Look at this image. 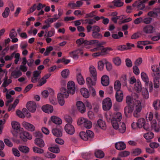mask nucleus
<instances>
[{"label":"nucleus","mask_w":160,"mask_h":160,"mask_svg":"<svg viewBox=\"0 0 160 160\" xmlns=\"http://www.w3.org/2000/svg\"><path fill=\"white\" fill-rule=\"evenodd\" d=\"M122 114L119 112L114 113L111 119V123L113 127L116 130H118L122 133L125 131L126 128L125 123L121 122Z\"/></svg>","instance_id":"f257e3e1"},{"label":"nucleus","mask_w":160,"mask_h":160,"mask_svg":"<svg viewBox=\"0 0 160 160\" xmlns=\"http://www.w3.org/2000/svg\"><path fill=\"white\" fill-rule=\"evenodd\" d=\"M90 71L91 77H88L87 78L86 83L89 88V90L92 92V95L94 96L96 94V92L92 86H94L96 84L97 80V71Z\"/></svg>","instance_id":"f03ea898"},{"label":"nucleus","mask_w":160,"mask_h":160,"mask_svg":"<svg viewBox=\"0 0 160 160\" xmlns=\"http://www.w3.org/2000/svg\"><path fill=\"white\" fill-rule=\"evenodd\" d=\"M126 101L128 106L125 108L124 112L126 116L129 118L130 117L131 114L133 110V104L132 103L131 97L130 96L126 97Z\"/></svg>","instance_id":"7ed1b4c3"},{"label":"nucleus","mask_w":160,"mask_h":160,"mask_svg":"<svg viewBox=\"0 0 160 160\" xmlns=\"http://www.w3.org/2000/svg\"><path fill=\"white\" fill-rule=\"evenodd\" d=\"M60 91L61 92L58 94L57 97L59 103L60 105L62 106L65 103L64 98H68L69 95L67 89L65 88H61Z\"/></svg>","instance_id":"20e7f679"},{"label":"nucleus","mask_w":160,"mask_h":160,"mask_svg":"<svg viewBox=\"0 0 160 160\" xmlns=\"http://www.w3.org/2000/svg\"><path fill=\"white\" fill-rule=\"evenodd\" d=\"M141 77L143 81L145 82V87L149 88V91L151 92L153 88L152 82L149 80L148 75L144 72H142L141 73Z\"/></svg>","instance_id":"39448f33"},{"label":"nucleus","mask_w":160,"mask_h":160,"mask_svg":"<svg viewBox=\"0 0 160 160\" xmlns=\"http://www.w3.org/2000/svg\"><path fill=\"white\" fill-rule=\"evenodd\" d=\"M80 138L84 141L90 140L94 136V133L90 130H87L86 132H81L79 134Z\"/></svg>","instance_id":"423d86ee"},{"label":"nucleus","mask_w":160,"mask_h":160,"mask_svg":"<svg viewBox=\"0 0 160 160\" xmlns=\"http://www.w3.org/2000/svg\"><path fill=\"white\" fill-rule=\"evenodd\" d=\"M135 104V109L134 111L133 115L135 117L138 118L141 116V112L142 109V107L140 101H137Z\"/></svg>","instance_id":"0eeeda50"},{"label":"nucleus","mask_w":160,"mask_h":160,"mask_svg":"<svg viewBox=\"0 0 160 160\" xmlns=\"http://www.w3.org/2000/svg\"><path fill=\"white\" fill-rule=\"evenodd\" d=\"M160 71H153L154 75V88H158L159 86V79L160 78Z\"/></svg>","instance_id":"6e6552de"},{"label":"nucleus","mask_w":160,"mask_h":160,"mask_svg":"<svg viewBox=\"0 0 160 160\" xmlns=\"http://www.w3.org/2000/svg\"><path fill=\"white\" fill-rule=\"evenodd\" d=\"M153 114L152 112H150L148 117H147V120H149L151 122V126L154 128V130L156 132L159 131V128L157 127V122L155 120H152Z\"/></svg>","instance_id":"1a4fd4ad"},{"label":"nucleus","mask_w":160,"mask_h":160,"mask_svg":"<svg viewBox=\"0 0 160 160\" xmlns=\"http://www.w3.org/2000/svg\"><path fill=\"white\" fill-rule=\"evenodd\" d=\"M67 92L69 94H73L74 93L75 90V85L74 82L73 81H71L68 82L67 84Z\"/></svg>","instance_id":"9d476101"},{"label":"nucleus","mask_w":160,"mask_h":160,"mask_svg":"<svg viewBox=\"0 0 160 160\" xmlns=\"http://www.w3.org/2000/svg\"><path fill=\"white\" fill-rule=\"evenodd\" d=\"M112 106L111 100L109 98H107L102 102V108L105 111L108 110L111 108Z\"/></svg>","instance_id":"9b49d317"},{"label":"nucleus","mask_w":160,"mask_h":160,"mask_svg":"<svg viewBox=\"0 0 160 160\" xmlns=\"http://www.w3.org/2000/svg\"><path fill=\"white\" fill-rule=\"evenodd\" d=\"M26 106L27 109L30 112H34L35 111L37 106L35 102L33 101H29L27 103Z\"/></svg>","instance_id":"f8f14e48"},{"label":"nucleus","mask_w":160,"mask_h":160,"mask_svg":"<svg viewBox=\"0 0 160 160\" xmlns=\"http://www.w3.org/2000/svg\"><path fill=\"white\" fill-rule=\"evenodd\" d=\"M64 129L66 132L69 134L72 135L75 132L74 128L70 124H66L65 126Z\"/></svg>","instance_id":"ddd939ff"},{"label":"nucleus","mask_w":160,"mask_h":160,"mask_svg":"<svg viewBox=\"0 0 160 160\" xmlns=\"http://www.w3.org/2000/svg\"><path fill=\"white\" fill-rule=\"evenodd\" d=\"M41 71H34L33 72V76L32 78V82L33 83L37 82L40 78Z\"/></svg>","instance_id":"4468645a"},{"label":"nucleus","mask_w":160,"mask_h":160,"mask_svg":"<svg viewBox=\"0 0 160 160\" xmlns=\"http://www.w3.org/2000/svg\"><path fill=\"white\" fill-rule=\"evenodd\" d=\"M20 138L24 142H26L28 139L31 140L32 138V135L26 131H24L20 134Z\"/></svg>","instance_id":"2eb2a0df"},{"label":"nucleus","mask_w":160,"mask_h":160,"mask_svg":"<svg viewBox=\"0 0 160 160\" xmlns=\"http://www.w3.org/2000/svg\"><path fill=\"white\" fill-rule=\"evenodd\" d=\"M155 28L151 25H148L144 27L143 31L146 34L152 33L155 31Z\"/></svg>","instance_id":"dca6fc26"},{"label":"nucleus","mask_w":160,"mask_h":160,"mask_svg":"<svg viewBox=\"0 0 160 160\" xmlns=\"http://www.w3.org/2000/svg\"><path fill=\"white\" fill-rule=\"evenodd\" d=\"M76 105L78 111L81 113H84L86 111V108L84 104L82 102L78 101L77 102Z\"/></svg>","instance_id":"f3484780"},{"label":"nucleus","mask_w":160,"mask_h":160,"mask_svg":"<svg viewBox=\"0 0 160 160\" xmlns=\"http://www.w3.org/2000/svg\"><path fill=\"white\" fill-rule=\"evenodd\" d=\"M86 28L87 32H90L91 31V29L92 32H100L101 30L100 27L97 25H94L92 27L90 25H88L87 26Z\"/></svg>","instance_id":"a211bd4d"},{"label":"nucleus","mask_w":160,"mask_h":160,"mask_svg":"<svg viewBox=\"0 0 160 160\" xmlns=\"http://www.w3.org/2000/svg\"><path fill=\"white\" fill-rule=\"evenodd\" d=\"M12 128L16 133H20V127L19 123L17 122L13 121L12 122Z\"/></svg>","instance_id":"6ab92c4d"},{"label":"nucleus","mask_w":160,"mask_h":160,"mask_svg":"<svg viewBox=\"0 0 160 160\" xmlns=\"http://www.w3.org/2000/svg\"><path fill=\"white\" fill-rule=\"evenodd\" d=\"M42 109L44 112L46 113H51L53 112V108L51 105L47 104L42 107Z\"/></svg>","instance_id":"aec40b11"},{"label":"nucleus","mask_w":160,"mask_h":160,"mask_svg":"<svg viewBox=\"0 0 160 160\" xmlns=\"http://www.w3.org/2000/svg\"><path fill=\"white\" fill-rule=\"evenodd\" d=\"M59 128L53 129L52 130V132L54 136L59 137L62 136V133L61 128L59 126Z\"/></svg>","instance_id":"412c9836"},{"label":"nucleus","mask_w":160,"mask_h":160,"mask_svg":"<svg viewBox=\"0 0 160 160\" xmlns=\"http://www.w3.org/2000/svg\"><path fill=\"white\" fill-rule=\"evenodd\" d=\"M23 127L27 130L30 131H33L35 130L34 126L30 123L26 122H23L22 123Z\"/></svg>","instance_id":"4be33fe9"},{"label":"nucleus","mask_w":160,"mask_h":160,"mask_svg":"<svg viewBox=\"0 0 160 160\" xmlns=\"http://www.w3.org/2000/svg\"><path fill=\"white\" fill-rule=\"evenodd\" d=\"M101 82L102 85L105 86H107L109 84V78L106 75H103L101 78Z\"/></svg>","instance_id":"5701e85b"},{"label":"nucleus","mask_w":160,"mask_h":160,"mask_svg":"<svg viewBox=\"0 0 160 160\" xmlns=\"http://www.w3.org/2000/svg\"><path fill=\"white\" fill-rule=\"evenodd\" d=\"M115 147L116 148L119 150H122L126 148L125 144L122 142L116 143L115 144Z\"/></svg>","instance_id":"b1692460"},{"label":"nucleus","mask_w":160,"mask_h":160,"mask_svg":"<svg viewBox=\"0 0 160 160\" xmlns=\"http://www.w3.org/2000/svg\"><path fill=\"white\" fill-rule=\"evenodd\" d=\"M142 62V58H139L135 61L134 64L135 66L133 67V70H139L138 66L140 65Z\"/></svg>","instance_id":"393cba45"},{"label":"nucleus","mask_w":160,"mask_h":160,"mask_svg":"<svg viewBox=\"0 0 160 160\" xmlns=\"http://www.w3.org/2000/svg\"><path fill=\"white\" fill-rule=\"evenodd\" d=\"M35 144L40 148H42L44 146V143L42 139L40 138H37L35 140Z\"/></svg>","instance_id":"a878e982"},{"label":"nucleus","mask_w":160,"mask_h":160,"mask_svg":"<svg viewBox=\"0 0 160 160\" xmlns=\"http://www.w3.org/2000/svg\"><path fill=\"white\" fill-rule=\"evenodd\" d=\"M116 100L118 102H121L123 99V94L122 91L116 92L115 94Z\"/></svg>","instance_id":"bb28decb"},{"label":"nucleus","mask_w":160,"mask_h":160,"mask_svg":"<svg viewBox=\"0 0 160 160\" xmlns=\"http://www.w3.org/2000/svg\"><path fill=\"white\" fill-rule=\"evenodd\" d=\"M77 82L79 84L82 85L84 83V80L80 73H78L77 74Z\"/></svg>","instance_id":"cd10ccee"},{"label":"nucleus","mask_w":160,"mask_h":160,"mask_svg":"<svg viewBox=\"0 0 160 160\" xmlns=\"http://www.w3.org/2000/svg\"><path fill=\"white\" fill-rule=\"evenodd\" d=\"M98 126L101 129L105 130L106 128V125L105 122L102 119H99L97 121Z\"/></svg>","instance_id":"c85d7f7f"},{"label":"nucleus","mask_w":160,"mask_h":160,"mask_svg":"<svg viewBox=\"0 0 160 160\" xmlns=\"http://www.w3.org/2000/svg\"><path fill=\"white\" fill-rule=\"evenodd\" d=\"M22 75L21 71H12L11 73V77L14 78H17Z\"/></svg>","instance_id":"c756f323"},{"label":"nucleus","mask_w":160,"mask_h":160,"mask_svg":"<svg viewBox=\"0 0 160 160\" xmlns=\"http://www.w3.org/2000/svg\"><path fill=\"white\" fill-rule=\"evenodd\" d=\"M51 120L54 123L56 124L60 125L62 123L61 119L59 118L53 116L51 117Z\"/></svg>","instance_id":"7c9ffc66"},{"label":"nucleus","mask_w":160,"mask_h":160,"mask_svg":"<svg viewBox=\"0 0 160 160\" xmlns=\"http://www.w3.org/2000/svg\"><path fill=\"white\" fill-rule=\"evenodd\" d=\"M95 156L97 158H102L104 156V153L103 152L100 150H97L95 153Z\"/></svg>","instance_id":"2f4dec72"},{"label":"nucleus","mask_w":160,"mask_h":160,"mask_svg":"<svg viewBox=\"0 0 160 160\" xmlns=\"http://www.w3.org/2000/svg\"><path fill=\"white\" fill-rule=\"evenodd\" d=\"M148 88H149L145 87V88H143L141 90L142 96L146 99L148 98L149 96Z\"/></svg>","instance_id":"473e14b6"},{"label":"nucleus","mask_w":160,"mask_h":160,"mask_svg":"<svg viewBox=\"0 0 160 160\" xmlns=\"http://www.w3.org/2000/svg\"><path fill=\"white\" fill-rule=\"evenodd\" d=\"M81 94L86 98H88L89 96V94L87 89L86 88H82L80 90Z\"/></svg>","instance_id":"72a5a7b5"},{"label":"nucleus","mask_w":160,"mask_h":160,"mask_svg":"<svg viewBox=\"0 0 160 160\" xmlns=\"http://www.w3.org/2000/svg\"><path fill=\"white\" fill-rule=\"evenodd\" d=\"M142 152V150L139 148L133 149L131 152V154L133 156H137L139 155Z\"/></svg>","instance_id":"f704fd0d"},{"label":"nucleus","mask_w":160,"mask_h":160,"mask_svg":"<svg viewBox=\"0 0 160 160\" xmlns=\"http://www.w3.org/2000/svg\"><path fill=\"white\" fill-rule=\"evenodd\" d=\"M48 149L49 151L55 153H58L60 152L59 148L57 145L49 147Z\"/></svg>","instance_id":"c9c22d12"},{"label":"nucleus","mask_w":160,"mask_h":160,"mask_svg":"<svg viewBox=\"0 0 160 160\" xmlns=\"http://www.w3.org/2000/svg\"><path fill=\"white\" fill-rule=\"evenodd\" d=\"M121 88V84L120 82L118 80L116 81L115 82L114 84V89L116 91V92L122 91L120 90Z\"/></svg>","instance_id":"e433bc0d"},{"label":"nucleus","mask_w":160,"mask_h":160,"mask_svg":"<svg viewBox=\"0 0 160 160\" xmlns=\"http://www.w3.org/2000/svg\"><path fill=\"white\" fill-rule=\"evenodd\" d=\"M134 88L137 92H139L141 91L142 86L141 82L140 81H138L134 85Z\"/></svg>","instance_id":"4c0bfd02"},{"label":"nucleus","mask_w":160,"mask_h":160,"mask_svg":"<svg viewBox=\"0 0 160 160\" xmlns=\"http://www.w3.org/2000/svg\"><path fill=\"white\" fill-rule=\"evenodd\" d=\"M18 149L21 152L25 153H28L29 151V148L26 146H19Z\"/></svg>","instance_id":"58836bf2"},{"label":"nucleus","mask_w":160,"mask_h":160,"mask_svg":"<svg viewBox=\"0 0 160 160\" xmlns=\"http://www.w3.org/2000/svg\"><path fill=\"white\" fill-rule=\"evenodd\" d=\"M143 137L146 140H149L154 137V135L152 132H149L144 134Z\"/></svg>","instance_id":"ea45409f"},{"label":"nucleus","mask_w":160,"mask_h":160,"mask_svg":"<svg viewBox=\"0 0 160 160\" xmlns=\"http://www.w3.org/2000/svg\"><path fill=\"white\" fill-rule=\"evenodd\" d=\"M145 119L143 118H140L138 119L137 122V124H138V128H141L142 126L145 124Z\"/></svg>","instance_id":"a19ab883"},{"label":"nucleus","mask_w":160,"mask_h":160,"mask_svg":"<svg viewBox=\"0 0 160 160\" xmlns=\"http://www.w3.org/2000/svg\"><path fill=\"white\" fill-rule=\"evenodd\" d=\"M146 2L145 0H140L139 4L137 6L138 10H142L145 7L144 3Z\"/></svg>","instance_id":"79ce46f5"},{"label":"nucleus","mask_w":160,"mask_h":160,"mask_svg":"<svg viewBox=\"0 0 160 160\" xmlns=\"http://www.w3.org/2000/svg\"><path fill=\"white\" fill-rule=\"evenodd\" d=\"M92 36L94 38L97 39H101L103 37L102 35L99 32H92Z\"/></svg>","instance_id":"37998d69"},{"label":"nucleus","mask_w":160,"mask_h":160,"mask_svg":"<svg viewBox=\"0 0 160 160\" xmlns=\"http://www.w3.org/2000/svg\"><path fill=\"white\" fill-rule=\"evenodd\" d=\"M153 106L155 109L158 110L160 108V101L159 100H157L154 101L153 103Z\"/></svg>","instance_id":"c03bdc74"},{"label":"nucleus","mask_w":160,"mask_h":160,"mask_svg":"<svg viewBox=\"0 0 160 160\" xmlns=\"http://www.w3.org/2000/svg\"><path fill=\"white\" fill-rule=\"evenodd\" d=\"M99 41L98 40H94L90 41H88L87 40H84V43L85 45H88L91 44H96L98 43Z\"/></svg>","instance_id":"a18cd8bd"},{"label":"nucleus","mask_w":160,"mask_h":160,"mask_svg":"<svg viewBox=\"0 0 160 160\" xmlns=\"http://www.w3.org/2000/svg\"><path fill=\"white\" fill-rule=\"evenodd\" d=\"M99 50L101 51V55H103L108 53L107 51L108 50H112L111 48L107 47L106 48H104L103 47H102V48L100 49Z\"/></svg>","instance_id":"49530a36"},{"label":"nucleus","mask_w":160,"mask_h":160,"mask_svg":"<svg viewBox=\"0 0 160 160\" xmlns=\"http://www.w3.org/2000/svg\"><path fill=\"white\" fill-rule=\"evenodd\" d=\"M123 36V33L121 32H119L118 34H113L112 35V37L115 39H119Z\"/></svg>","instance_id":"de8ad7c7"},{"label":"nucleus","mask_w":160,"mask_h":160,"mask_svg":"<svg viewBox=\"0 0 160 160\" xmlns=\"http://www.w3.org/2000/svg\"><path fill=\"white\" fill-rule=\"evenodd\" d=\"M32 150L34 152L39 154H42L44 152V150L43 149L37 147H33L32 148Z\"/></svg>","instance_id":"09e8293b"},{"label":"nucleus","mask_w":160,"mask_h":160,"mask_svg":"<svg viewBox=\"0 0 160 160\" xmlns=\"http://www.w3.org/2000/svg\"><path fill=\"white\" fill-rule=\"evenodd\" d=\"M98 68L100 70L105 69V64H104L102 61H99L98 63Z\"/></svg>","instance_id":"8fccbe9b"},{"label":"nucleus","mask_w":160,"mask_h":160,"mask_svg":"<svg viewBox=\"0 0 160 160\" xmlns=\"http://www.w3.org/2000/svg\"><path fill=\"white\" fill-rule=\"evenodd\" d=\"M121 0H115L113 2L114 5L117 7H120L123 6V3L121 1Z\"/></svg>","instance_id":"3c124183"},{"label":"nucleus","mask_w":160,"mask_h":160,"mask_svg":"<svg viewBox=\"0 0 160 160\" xmlns=\"http://www.w3.org/2000/svg\"><path fill=\"white\" fill-rule=\"evenodd\" d=\"M10 12V10L8 7H6L4 12L2 13V16L4 18H7Z\"/></svg>","instance_id":"603ef678"},{"label":"nucleus","mask_w":160,"mask_h":160,"mask_svg":"<svg viewBox=\"0 0 160 160\" xmlns=\"http://www.w3.org/2000/svg\"><path fill=\"white\" fill-rule=\"evenodd\" d=\"M83 126L86 128H90L92 126V122L87 119Z\"/></svg>","instance_id":"864d4df0"},{"label":"nucleus","mask_w":160,"mask_h":160,"mask_svg":"<svg viewBox=\"0 0 160 160\" xmlns=\"http://www.w3.org/2000/svg\"><path fill=\"white\" fill-rule=\"evenodd\" d=\"M7 78L5 79L4 82L2 85V87H6L12 82V80L11 79L7 80Z\"/></svg>","instance_id":"5fc2aeb1"},{"label":"nucleus","mask_w":160,"mask_h":160,"mask_svg":"<svg viewBox=\"0 0 160 160\" xmlns=\"http://www.w3.org/2000/svg\"><path fill=\"white\" fill-rule=\"evenodd\" d=\"M114 64L117 66H119L121 63V60L119 57H117L113 59Z\"/></svg>","instance_id":"6e6d98bb"},{"label":"nucleus","mask_w":160,"mask_h":160,"mask_svg":"<svg viewBox=\"0 0 160 160\" xmlns=\"http://www.w3.org/2000/svg\"><path fill=\"white\" fill-rule=\"evenodd\" d=\"M53 48L52 46H49L47 48L45 52L44 53V55L45 56L48 55L51 51L53 50Z\"/></svg>","instance_id":"4d7b16f0"},{"label":"nucleus","mask_w":160,"mask_h":160,"mask_svg":"<svg viewBox=\"0 0 160 160\" xmlns=\"http://www.w3.org/2000/svg\"><path fill=\"white\" fill-rule=\"evenodd\" d=\"M69 74V71H62L61 72L62 76L64 78H66Z\"/></svg>","instance_id":"13d9d810"},{"label":"nucleus","mask_w":160,"mask_h":160,"mask_svg":"<svg viewBox=\"0 0 160 160\" xmlns=\"http://www.w3.org/2000/svg\"><path fill=\"white\" fill-rule=\"evenodd\" d=\"M130 154L129 152L124 151L122 152L119 153V156L121 157H126Z\"/></svg>","instance_id":"bf43d9fd"},{"label":"nucleus","mask_w":160,"mask_h":160,"mask_svg":"<svg viewBox=\"0 0 160 160\" xmlns=\"http://www.w3.org/2000/svg\"><path fill=\"white\" fill-rule=\"evenodd\" d=\"M15 30L14 28H13L11 30L9 35V36L11 38H14L17 36V33L15 31Z\"/></svg>","instance_id":"052dcab7"},{"label":"nucleus","mask_w":160,"mask_h":160,"mask_svg":"<svg viewBox=\"0 0 160 160\" xmlns=\"http://www.w3.org/2000/svg\"><path fill=\"white\" fill-rule=\"evenodd\" d=\"M12 151L13 154L15 156L18 157L20 156V154L19 153V152L17 149L13 148H12Z\"/></svg>","instance_id":"680f3d73"},{"label":"nucleus","mask_w":160,"mask_h":160,"mask_svg":"<svg viewBox=\"0 0 160 160\" xmlns=\"http://www.w3.org/2000/svg\"><path fill=\"white\" fill-rule=\"evenodd\" d=\"M49 100L50 102L53 105H56L57 103L56 98L54 97H49Z\"/></svg>","instance_id":"e2e57ef3"},{"label":"nucleus","mask_w":160,"mask_h":160,"mask_svg":"<svg viewBox=\"0 0 160 160\" xmlns=\"http://www.w3.org/2000/svg\"><path fill=\"white\" fill-rule=\"evenodd\" d=\"M4 141L5 144L8 147H11L12 146V143L7 138L4 139Z\"/></svg>","instance_id":"0e129e2a"},{"label":"nucleus","mask_w":160,"mask_h":160,"mask_svg":"<svg viewBox=\"0 0 160 160\" xmlns=\"http://www.w3.org/2000/svg\"><path fill=\"white\" fill-rule=\"evenodd\" d=\"M87 119L84 118H81L78 120V123L79 125H83L84 124Z\"/></svg>","instance_id":"69168bd1"},{"label":"nucleus","mask_w":160,"mask_h":160,"mask_svg":"<svg viewBox=\"0 0 160 160\" xmlns=\"http://www.w3.org/2000/svg\"><path fill=\"white\" fill-rule=\"evenodd\" d=\"M16 113L17 115L19 117L22 118H25L24 114H23V112H22L21 111L19 110H17Z\"/></svg>","instance_id":"338daca9"},{"label":"nucleus","mask_w":160,"mask_h":160,"mask_svg":"<svg viewBox=\"0 0 160 160\" xmlns=\"http://www.w3.org/2000/svg\"><path fill=\"white\" fill-rule=\"evenodd\" d=\"M126 66L128 67H131L132 66V62L130 59L129 58H127L125 60Z\"/></svg>","instance_id":"774afa93"}]
</instances>
